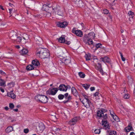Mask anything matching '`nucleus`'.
<instances>
[{
    "mask_svg": "<svg viewBox=\"0 0 135 135\" xmlns=\"http://www.w3.org/2000/svg\"><path fill=\"white\" fill-rule=\"evenodd\" d=\"M37 56L41 59L47 58L50 56L49 50L46 49L41 48L37 53Z\"/></svg>",
    "mask_w": 135,
    "mask_h": 135,
    "instance_id": "obj_1",
    "label": "nucleus"
},
{
    "mask_svg": "<svg viewBox=\"0 0 135 135\" xmlns=\"http://www.w3.org/2000/svg\"><path fill=\"white\" fill-rule=\"evenodd\" d=\"M35 99L36 100L43 103H46L48 101L47 97L44 95H37L35 96Z\"/></svg>",
    "mask_w": 135,
    "mask_h": 135,
    "instance_id": "obj_2",
    "label": "nucleus"
},
{
    "mask_svg": "<svg viewBox=\"0 0 135 135\" xmlns=\"http://www.w3.org/2000/svg\"><path fill=\"white\" fill-rule=\"evenodd\" d=\"M80 99L85 107L86 108H89L90 107L92 109H93V105L89 100H81V99L80 98Z\"/></svg>",
    "mask_w": 135,
    "mask_h": 135,
    "instance_id": "obj_3",
    "label": "nucleus"
},
{
    "mask_svg": "<svg viewBox=\"0 0 135 135\" xmlns=\"http://www.w3.org/2000/svg\"><path fill=\"white\" fill-rule=\"evenodd\" d=\"M83 40L86 45L88 47H90L91 48H92L94 44L92 39H88L86 38H83Z\"/></svg>",
    "mask_w": 135,
    "mask_h": 135,
    "instance_id": "obj_4",
    "label": "nucleus"
},
{
    "mask_svg": "<svg viewBox=\"0 0 135 135\" xmlns=\"http://www.w3.org/2000/svg\"><path fill=\"white\" fill-rule=\"evenodd\" d=\"M97 115L99 118L102 119H106L107 118V115L105 112H103L102 110H98L97 113Z\"/></svg>",
    "mask_w": 135,
    "mask_h": 135,
    "instance_id": "obj_5",
    "label": "nucleus"
},
{
    "mask_svg": "<svg viewBox=\"0 0 135 135\" xmlns=\"http://www.w3.org/2000/svg\"><path fill=\"white\" fill-rule=\"evenodd\" d=\"M58 91L57 88H50L46 91L47 94L51 95H54Z\"/></svg>",
    "mask_w": 135,
    "mask_h": 135,
    "instance_id": "obj_6",
    "label": "nucleus"
},
{
    "mask_svg": "<svg viewBox=\"0 0 135 135\" xmlns=\"http://www.w3.org/2000/svg\"><path fill=\"white\" fill-rule=\"evenodd\" d=\"M45 129L44 124L42 123L39 124L38 126L36 127V130L37 132H42Z\"/></svg>",
    "mask_w": 135,
    "mask_h": 135,
    "instance_id": "obj_7",
    "label": "nucleus"
},
{
    "mask_svg": "<svg viewBox=\"0 0 135 135\" xmlns=\"http://www.w3.org/2000/svg\"><path fill=\"white\" fill-rule=\"evenodd\" d=\"M9 36L11 40L15 41L17 37V33L12 30L10 32Z\"/></svg>",
    "mask_w": 135,
    "mask_h": 135,
    "instance_id": "obj_8",
    "label": "nucleus"
},
{
    "mask_svg": "<svg viewBox=\"0 0 135 135\" xmlns=\"http://www.w3.org/2000/svg\"><path fill=\"white\" fill-rule=\"evenodd\" d=\"M79 119V117H75L69 121L68 123L71 126L74 125Z\"/></svg>",
    "mask_w": 135,
    "mask_h": 135,
    "instance_id": "obj_9",
    "label": "nucleus"
},
{
    "mask_svg": "<svg viewBox=\"0 0 135 135\" xmlns=\"http://www.w3.org/2000/svg\"><path fill=\"white\" fill-rule=\"evenodd\" d=\"M72 32L73 33H75L76 36L80 37H82L83 35V32L79 30H76L75 28H73Z\"/></svg>",
    "mask_w": 135,
    "mask_h": 135,
    "instance_id": "obj_10",
    "label": "nucleus"
},
{
    "mask_svg": "<svg viewBox=\"0 0 135 135\" xmlns=\"http://www.w3.org/2000/svg\"><path fill=\"white\" fill-rule=\"evenodd\" d=\"M106 119H102V125L104 129H109V127L108 123L105 120Z\"/></svg>",
    "mask_w": 135,
    "mask_h": 135,
    "instance_id": "obj_11",
    "label": "nucleus"
},
{
    "mask_svg": "<svg viewBox=\"0 0 135 135\" xmlns=\"http://www.w3.org/2000/svg\"><path fill=\"white\" fill-rule=\"evenodd\" d=\"M95 35V33L93 32H91L88 34H86L84 35V38H86L88 39H92L94 38Z\"/></svg>",
    "mask_w": 135,
    "mask_h": 135,
    "instance_id": "obj_12",
    "label": "nucleus"
},
{
    "mask_svg": "<svg viewBox=\"0 0 135 135\" xmlns=\"http://www.w3.org/2000/svg\"><path fill=\"white\" fill-rule=\"evenodd\" d=\"M73 1L79 7H81L83 6L84 4L82 1L81 0H73Z\"/></svg>",
    "mask_w": 135,
    "mask_h": 135,
    "instance_id": "obj_13",
    "label": "nucleus"
},
{
    "mask_svg": "<svg viewBox=\"0 0 135 135\" xmlns=\"http://www.w3.org/2000/svg\"><path fill=\"white\" fill-rule=\"evenodd\" d=\"M68 87V86H66L63 84H62L59 86V89L61 91H66Z\"/></svg>",
    "mask_w": 135,
    "mask_h": 135,
    "instance_id": "obj_14",
    "label": "nucleus"
},
{
    "mask_svg": "<svg viewBox=\"0 0 135 135\" xmlns=\"http://www.w3.org/2000/svg\"><path fill=\"white\" fill-rule=\"evenodd\" d=\"M53 9L55 11L56 14L59 15H61L62 13L60 11L59 6H57L55 8H53Z\"/></svg>",
    "mask_w": 135,
    "mask_h": 135,
    "instance_id": "obj_15",
    "label": "nucleus"
},
{
    "mask_svg": "<svg viewBox=\"0 0 135 135\" xmlns=\"http://www.w3.org/2000/svg\"><path fill=\"white\" fill-rule=\"evenodd\" d=\"M68 25V23L66 22H62L59 23L57 25L59 27L64 28L66 26Z\"/></svg>",
    "mask_w": 135,
    "mask_h": 135,
    "instance_id": "obj_16",
    "label": "nucleus"
},
{
    "mask_svg": "<svg viewBox=\"0 0 135 135\" xmlns=\"http://www.w3.org/2000/svg\"><path fill=\"white\" fill-rule=\"evenodd\" d=\"M52 6V5L50 3L47 4H44L42 8V9L45 11H46L49 7Z\"/></svg>",
    "mask_w": 135,
    "mask_h": 135,
    "instance_id": "obj_17",
    "label": "nucleus"
},
{
    "mask_svg": "<svg viewBox=\"0 0 135 135\" xmlns=\"http://www.w3.org/2000/svg\"><path fill=\"white\" fill-rule=\"evenodd\" d=\"M71 92L73 95L75 97H77L78 95V93L74 87H73L71 88Z\"/></svg>",
    "mask_w": 135,
    "mask_h": 135,
    "instance_id": "obj_18",
    "label": "nucleus"
},
{
    "mask_svg": "<svg viewBox=\"0 0 135 135\" xmlns=\"http://www.w3.org/2000/svg\"><path fill=\"white\" fill-rule=\"evenodd\" d=\"M6 86V81L3 80L0 78V86L5 88Z\"/></svg>",
    "mask_w": 135,
    "mask_h": 135,
    "instance_id": "obj_19",
    "label": "nucleus"
},
{
    "mask_svg": "<svg viewBox=\"0 0 135 135\" xmlns=\"http://www.w3.org/2000/svg\"><path fill=\"white\" fill-rule=\"evenodd\" d=\"M52 129L53 131L55 132V133L56 134L57 133H59V132L61 129L54 126L52 127Z\"/></svg>",
    "mask_w": 135,
    "mask_h": 135,
    "instance_id": "obj_20",
    "label": "nucleus"
},
{
    "mask_svg": "<svg viewBox=\"0 0 135 135\" xmlns=\"http://www.w3.org/2000/svg\"><path fill=\"white\" fill-rule=\"evenodd\" d=\"M100 60L104 62H109L110 61L109 59L107 57H105L104 58H100Z\"/></svg>",
    "mask_w": 135,
    "mask_h": 135,
    "instance_id": "obj_21",
    "label": "nucleus"
},
{
    "mask_svg": "<svg viewBox=\"0 0 135 135\" xmlns=\"http://www.w3.org/2000/svg\"><path fill=\"white\" fill-rule=\"evenodd\" d=\"M7 96L12 99H14L16 97V95L12 92H9L7 94Z\"/></svg>",
    "mask_w": 135,
    "mask_h": 135,
    "instance_id": "obj_22",
    "label": "nucleus"
},
{
    "mask_svg": "<svg viewBox=\"0 0 135 135\" xmlns=\"http://www.w3.org/2000/svg\"><path fill=\"white\" fill-rule=\"evenodd\" d=\"M65 36L64 35H62L59 39V42L61 43H64L65 41Z\"/></svg>",
    "mask_w": 135,
    "mask_h": 135,
    "instance_id": "obj_23",
    "label": "nucleus"
},
{
    "mask_svg": "<svg viewBox=\"0 0 135 135\" xmlns=\"http://www.w3.org/2000/svg\"><path fill=\"white\" fill-rule=\"evenodd\" d=\"M13 130V128L12 126H9L6 129L5 131L7 133H8Z\"/></svg>",
    "mask_w": 135,
    "mask_h": 135,
    "instance_id": "obj_24",
    "label": "nucleus"
},
{
    "mask_svg": "<svg viewBox=\"0 0 135 135\" xmlns=\"http://www.w3.org/2000/svg\"><path fill=\"white\" fill-rule=\"evenodd\" d=\"M32 64L33 65L36 66H38L40 65V63L37 60H33Z\"/></svg>",
    "mask_w": 135,
    "mask_h": 135,
    "instance_id": "obj_25",
    "label": "nucleus"
},
{
    "mask_svg": "<svg viewBox=\"0 0 135 135\" xmlns=\"http://www.w3.org/2000/svg\"><path fill=\"white\" fill-rule=\"evenodd\" d=\"M36 39L37 40L36 42L37 44H41L42 43V40L41 37H38L37 38H36Z\"/></svg>",
    "mask_w": 135,
    "mask_h": 135,
    "instance_id": "obj_26",
    "label": "nucleus"
},
{
    "mask_svg": "<svg viewBox=\"0 0 135 135\" xmlns=\"http://www.w3.org/2000/svg\"><path fill=\"white\" fill-rule=\"evenodd\" d=\"M132 127L130 124L129 125L125 128V129L127 132H129L132 130Z\"/></svg>",
    "mask_w": 135,
    "mask_h": 135,
    "instance_id": "obj_27",
    "label": "nucleus"
},
{
    "mask_svg": "<svg viewBox=\"0 0 135 135\" xmlns=\"http://www.w3.org/2000/svg\"><path fill=\"white\" fill-rule=\"evenodd\" d=\"M26 69L27 70H31L33 69L34 67L33 65H30L27 66L26 67Z\"/></svg>",
    "mask_w": 135,
    "mask_h": 135,
    "instance_id": "obj_28",
    "label": "nucleus"
},
{
    "mask_svg": "<svg viewBox=\"0 0 135 135\" xmlns=\"http://www.w3.org/2000/svg\"><path fill=\"white\" fill-rule=\"evenodd\" d=\"M85 57L86 60H90L91 57L90 55L89 54H86L85 56Z\"/></svg>",
    "mask_w": 135,
    "mask_h": 135,
    "instance_id": "obj_29",
    "label": "nucleus"
},
{
    "mask_svg": "<svg viewBox=\"0 0 135 135\" xmlns=\"http://www.w3.org/2000/svg\"><path fill=\"white\" fill-rule=\"evenodd\" d=\"M21 55L23 56L25 55V49L23 48L22 50L20 52Z\"/></svg>",
    "mask_w": 135,
    "mask_h": 135,
    "instance_id": "obj_30",
    "label": "nucleus"
},
{
    "mask_svg": "<svg viewBox=\"0 0 135 135\" xmlns=\"http://www.w3.org/2000/svg\"><path fill=\"white\" fill-rule=\"evenodd\" d=\"M79 75L80 77L81 78H84L85 76V74L82 72H79Z\"/></svg>",
    "mask_w": 135,
    "mask_h": 135,
    "instance_id": "obj_31",
    "label": "nucleus"
},
{
    "mask_svg": "<svg viewBox=\"0 0 135 135\" xmlns=\"http://www.w3.org/2000/svg\"><path fill=\"white\" fill-rule=\"evenodd\" d=\"M128 14L130 17L133 18L134 16V13L131 11H130L128 13Z\"/></svg>",
    "mask_w": 135,
    "mask_h": 135,
    "instance_id": "obj_32",
    "label": "nucleus"
},
{
    "mask_svg": "<svg viewBox=\"0 0 135 135\" xmlns=\"http://www.w3.org/2000/svg\"><path fill=\"white\" fill-rule=\"evenodd\" d=\"M113 119L116 122H118L119 121V119L118 117L115 114L112 117Z\"/></svg>",
    "mask_w": 135,
    "mask_h": 135,
    "instance_id": "obj_33",
    "label": "nucleus"
},
{
    "mask_svg": "<svg viewBox=\"0 0 135 135\" xmlns=\"http://www.w3.org/2000/svg\"><path fill=\"white\" fill-rule=\"evenodd\" d=\"M90 86V85L86 84H83L82 85L83 86L86 90Z\"/></svg>",
    "mask_w": 135,
    "mask_h": 135,
    "instance_id": "obj_34",
    "label": "nucleus"
},
{
    "mask_svg": "<svg viewBox=\"0 0 135 135\" xmlns=\"http://www.w3.org/2000/svg\"><path fill=\"white\" fill-rule=\"evenodd\" d=\"M62 61L64 62V63L66 65L68 64L70 62V60H69L66 59H64V60H62Z\"/></svg>",
    "mask_w": 135,
    "mask_h": 135,
    "instance_id": "obj_35",
    "label": "nucleus"
},
{
    "mask_svg": "<svg viewBox=\"0 0 135 135\" xmlns=\"http://www.w3.org/2000/svg\"><path fill=\"white\" fill-rule=\"evenodd\" d=\"M22 40V38L20 37H18L17 36V37L16 39L15 40L17 42H21Z\"/></svg>",
    "mask_w": 135,
    "mask_h": 135,
    "instance_id": "obj_36",
    "label": "nucleus"
},
{
    "mask_svg": "<svg viewBox=\"0 0 135 135\" xmlns=\"http://www.w3.org/2000/svg\"><path fill=\"white\" fill-rule=\"evenodd\" d=\"M130 97V95L128 94H126L124 96V98L125 99H128Z\"/></svg>",
    "mask_w": 135,
    "mask_h": 135,
    "instance_id": "obj_37",
    "label": "nucleus"
},
{
    "mask_svg": "<svg viewBox=\"0 0 135 135\" xmlns=\"http://www.w3.org/2000/svg\"><path fill=\"white\" fill-rule=\"evenodd\" d=\"M67 100L65 101H64V103H66L68 101L71 100V96L69 95L68 97L67 98Z\"/></svg>",
    "mask_w": 135,
    "mask_h": 135,
    "instance_id": "obj_38",
    "label": "nucleus"
},
{
    "mask_svg": "<svg viewBox=\"0 0 135 135\" xmlns=\"http://www.w3.org/2000/svg\"><path fill=\"white\" fill-rule=\"evenodd\" d=\"M64 97V95L60 94H59L58 96V98L59 99H62Z\"/></svg>",
    "mask_w": 135,
    "mask_h": 135,
    "instance_id": "obj_39",
    "label": "nucleus"
},
{
    "mask_svg": "<svg viewBox=\"0 0 135 135\" xmlns=\"http://www.w3.org/2000/svg\"><path fill=\"white\" fill-rule=\"evenodd\" d=\"M119 54L121 56V58L122 61H125V59L123 57L122 53H121L120 52H119Z\"/></svg>",
    "mask_w": 135,
    "mask_h": 135,
    "instance_id": "obj_40",
    "label": "nucleus"
},
{
    "mask_svg": "<svg viewBox=\"0 0 135 135\" xmlns=\"http://www.w3.org/2000/svg\"><path fill=\"white\" fill-rule=\"evenodd\" d=\"M44 15L46 17H49L51 15V13L50 12H47L46 13H45Z\"/></svg>",
    "mask_w": 135,
    "mask_h": 135,
    "instance_id": "obj_41",
    "label": "nucleus"
},
{
    "mask_svg": "<svg viewBox=\"0 0 135 135\" xmlns=\"http://www.w3.org/2000/svg\"><path fill=\"white\" fill-rule=\"evenodd\" d=\"M9 107L10 109H12L14 108V105L12 103H10L9 104Z\"/></svg>",
    "mask_w": 135,
    "mask_h": 135,
    "instance_id": "obj_42",
    "label": "nucleus"
},
{
    "mask_svg": "<svg viewBox=\"0 0 135 135\" xmlns=\"http://www.w3.org/2000/svg\"><path fill=\"white\" fill-rule=\"evenodd\" d=\"M116 132L115 131H113L110 132L109 135H115Z\"/></svg>",
    "mask_w": 135,
    "mask_h": 135,
    "instance_id": "obj_43",
    "label": "nucleus"
},
{
    "mask_svg": "<svg viewBox=\"0 0 135 135\" xmlns=\"http://www.w3.org/2000/svg\"><path fill=\"white\" fill-rule=\"evenodd\" d=\"M102 44L100 43L96 44L95 45L97 49L100 47V46H102Z\"/></svg>",
    "mask_w": 135,
    "mask_h": 135,
    "instance_id": "obj_44",
    "label": "nucleus"
},
{
    "mask_svg": "<svg viewBox=\"0 0 135 135\" xmlns=\"http://www.w3.org/2000/svg\"><path fill=\"white\" fill-rule=\"evenodd\" d=\"M31 55V54L29 53L28 50L26 49V57L27 56H30Z\"/></svg>",
    "mask_w": 135,
    "mask_h": 135,
    "instance_id": "obj_45",
    "label": "nucleus"
},
{
    "mask_svg": "<svg viewBox=\"0 0 135 135\" xmlns=\"http://www.w3.org/2000/svg\"><path fill=\"white\" fill-rule=\"evenodd\" d=\"M100 132V131L99 129H95L94 131V132L95 134H99Z\"/></svg>",
    "mask_w": 135,
    "mask_h": 135,
    "instance_id": "obj_46",
    "label": "nucleus"
},
{
    "mask_svg": "<svg viewBox=\"0 0 135 135\" xmlns=\"http://www.w3.org/2000/svg\"><path fill=\"white\" fill-rule=\"evenodd\" d=\"M97 69L98 70H99V69L102 68V66L101 64H100L98 63L97 66Z\"/></svg>",
    "mask_w": 135,
    "mask_h": 135,
    "instance_id": "obj_47",
    "label": "nucleus"
},
{
    "mask_svg": "<svg viewBox=\"0 0 135 135\" xmlns=\"http://www.w3.org/2000/svg\"><path fill=\"white\" fill-rule=\"evenodd\" d=\"M83 95L85 98V99L84 100H89L88 99V96L84 94H83Z\"/></svg>",
    "mask_w": 135,
    "mask_h": 135,
    "instance_id": "obj_48",
    "label": "nucleus"
},
{
    "mask_svg": "<svg viewBox=\"0 0 135 135\" xmlns=\"http://www.w3.org/2000/svg\"><path fill=\"white\" fill-rule=\"evenodd\" d=\"M103 12L104 14H107L109 12L108 11L107 9L103 10Z\"/></svg>",
    "mask_w": 135,
    "mask_h": 135,
    "instance_id": "obj_49",
    "label": "nucleus"
},
{
    "mask_svg": "<svg viewBox=\"0 0 135 135\" xmlns=\"http://www.w3.org/2000/svg\"><path fill=\"white\" fill-rule=\"evenodd\" d=\"M4 88L2 86L0 87V90L2 93H4Z\"/></svg>",
    "mask_w": 135,
    "mask_h": 135,
    "instance_id": "obj_50",
    "label": "nucleus"
},
{
    "mask_svg": "<svg viewBox=\"0 0 135 135\" xmlns=\"http://www.w3.org/2000/svg\"><path fill=\"white\" fill-rule=\"evenodd\" d=\"M0 74L2 75H5L6 74L5 72L1 70H0Z\"/></svg>",
    "mask_w": 135,
    "mask_h": 135,
    "instance_id": "obj_51",
    "label": "nucleus"
},
{
    "mask_svg": "<svg viewBox=\"0 0 135 135\" xmlns=\"http://www.w3.org/2000/svg\"><path fill=\"white\" fill-rule=\"evenodd\" d=\"M90 89L91 91H93L95 90V87H91L90 88Z\"/></svg>",
    "mask_w": 135,
    "mask_h": 135,
    "instance_id": "obj_52",
    "label": "nucleus"
},
{
    "mask_svg": "<svg viewBox=\"0 0 135 135\" xmlns=\"http://www.w3.org/2000/svg\"><path fill=\"white\" fill-rule=\"evenodd\" d=\"M64 43L65 44H67L68 45H69L70 44V41L67 42V41H65Z\"/></svg>",
    "mask_w": 135,
    "mask_h": 135,
    "instance_id": "obj_53",
    "label": "nucleus"
},
{
    "mask_svg": "<svg viewBox=\"0 0 135 135\" xmlns=\"http://www.w3.org/2000/svg\"><path fill=\"white\" fill-rule=\"evenodd\" d=\"M110 114L112 117L115 114L113 112H110Z\"/></svg>",
    "mask_w": 135,
    "mask_h": 135,
    "instance_id": "obj_54",
    "label": "nucleus"
},
{
    "mask_svg": "<svg viewBox=\"0 0 135 135\" xmlns=\"http://www.w3.org/2000/svg\"><path fill=\"white\" fill-rule=\"evenodd\" d=\"M68 93H66L64 94V97H65V98H66L67 97H68Z\"/></svg>",
    "mask_w": 135,
    "mask_h": 135,
    "instance_id": "obj_55",
    "label": "nucleus"
},
{
    "mask_svg": "<svg viewBox=\"0 0 135 135\" xmlns=\"http://www.w3.org/2000/svg\"><path fill=\"white\" fill-rule=\"evenodd\" d=\"M27 42H29L30 41V40L29 39V38L28 37V35H27Z\"/></svg>",
    "mask_w": 135,
    "mask_h": 135,
    "instance_id": "obj_56",
    "label": "nucleus"
},
{
    "mask_svg": "<svg viewBox=\"0 0 135 135\" xmlns=\"http://www.w3.org/2000/svg\"><path fill=\"white\" fill-rule=\"evenodd\" d=\"M4 109L5 110H7L9 109V108L8 107L6 106L4 107Z\"/></svg>",
    "mask_w": 135,
    "mask_h": 135,
    "instance_id": "obj_57",
    "label": "nucleus"
},
{
    "mask_svg": "<svg viewBox=\"0 0 135 135\" xmlns=\"http://www.w3.org/2000/svg\"><path fill=\"white\" fill-rule=\"evenodd\" d=\"M98 70L100 71V72L101 73H103V71L102 70V68L100 69H99V70Z\"/></svg>",
    "mask_w": 135,
    "mask_h": 135,
    "instance_id": "obj_58",
    "label": "nucleus"
},
{
    "mask_svg": "<svg viewBox=\"0 0 135 135\" xmlns=\"http://www.w3.org/2000/svg\"><path fill=\"white\" fill-rule=\"evenodd\" d=\"M98 92H96L94 94V95L96 97L98 95Z\"/></svg>",
    "mask_w": 135,
    "mask_h": 135,
    "instance_id": "obj_59",
    "label": "nucleus"
},
{
    "mask_svg": "<svg viewBox=\"0 0 135 135\" xmlns=\"http://www.w3.org/2000/svg\"><path fill=\"white\" fill-rule=\"evenodd\" d=\"M15 47L18 49H19L20 48V47L19 45H16L15 46Z\"/></svg>",
    "mask_w": 135,
    "mask_h": 135,
    "instance_id": "obj_60",
    "label": "nucleus"
},
{
    "mask_svg": "<svg viewBox=\"0 0 135 135\" xmlns=\"http://www.w3.org/2000/svg\"><path fill=\"white\" fill-rule=\"evenodd\" d=\"M130 135H135L134 132H132L130 133Z\"/></svg>",
    "mask_w": 135,
    "mask_h": 135,
    "instance_id": "obj_61",
    "label": "nucleus"
},
{
    "mask_svg": "<svg viewBox=\"0 0 135 135\" xmlns=\"http://www.w3.org/2000/svg\"><path fill=\"white\" fill-rule=\"evenodd\" d=\"M13 110L15 112H17L18 111V109H14Z\"/></svg>",
    "mask_w": 135,
    "mask_h": 135,
    "instance_id": "obj_62",
    "label": "nucleus"
},
{
    "mask_svg": "<svg viewBox=\"0 0 135 135\" xmlns=\"http://www.w3.org/2000/svg\"><path fill=\"white\" fill-rule=\"evenodd\" d=\"M29 132V130L28 129H26V133H28Z\"/></svg>",
    "mask_w": 135,
    "mask_h": 135,
    "instance_id": "obj_63",
    "label": "nucleus"
},
{
    "mask_svg": "<svg viewBox=\"0 0 135 135\" xmlns=\"http://www.w3.org/2000/svg\"><path fill=\"white\" fill-rule=\"evenodd\" d=\"M0 8L1 9H2V10H4V9L3 8V7L2 6H0Z\"/></svg>",
    "mask_w": 135,
    "mask_h": 135,
    "instance_id": "obj_64",
    "label": "nucleus"
}]
</instances>
